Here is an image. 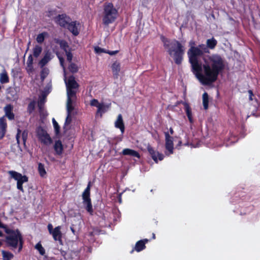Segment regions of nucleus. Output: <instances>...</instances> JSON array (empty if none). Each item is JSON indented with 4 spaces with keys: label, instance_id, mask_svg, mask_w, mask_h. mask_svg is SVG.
<instances>
[{
    "label": "nucleus",
    "instance_id": "obj_1",
    "mask_svg": "<svg viewBox=\"0 0 260 260\" xmlns=\"http://www.w3.org/2000/svg\"><path fill=\"white\" fill-rule=\"evenodd\" d=\"M190 45H194V42H190ZM204 53H209L207 45L203 44L198 47L191 45L187 51V55L192 72L197 79L203 85H210L217 80L219 74L224 70L225 62L219 54H212L204 56V63L202 65L199 57Z\"/></svg>",
    "mask_w": 260,
    "mask_h": 260
},
{
    "label": "nucleus",
    "instance_id": "obj_2",
    "mask_svg": "<svg viewBox=\"0 0 260 260\" xmlns=\"http://www.w3.org/2000/svg\"><path fill=\"white\" fill-rule=\"evenodd\" d=\"M160 39L163 43L164 48L168 54L173 58L174 62L177 65H180L185 53L184 45L176 39L171 40L163 35L160 36Z\"/></svg>",
    "mask_w": 260,
    "mask_h": 260
},
{
    "label": "nucleus",
    "instance_id": "obj_3",
    "mask_svg": "<svg viewBox=\"0 0 260 260\" xmlns=\"http://www.w3.org/2000/svg\"><path fill=\"white\" fill-rule=\"evenodd\" d=\"M103 14L102 22L105 26L113 23L118 16V10L112 3H104Z\"/></svg>",
    "mask_w": 260,
    "mask_h": 260
},
{
    "label": "nucleus",
    "instance_id": "obj_4",
    "mask_svg": "<svg viewBox=\"0 0 260 260\" xmlns=\"http://www.w3.org/2000/svg\"><path fill=\"white\" fill-rule=\"evenodd\" d=\"M13 232L8 234L9 235L6 237V243L8 247H11L12 250L18 247V242L20 237H22L18 229L13 230Z\"/></svg>",
    "mask_w": 260,
    "mask_h": 260
},
{
    "label": "nucleus",
    "instance_id": "obj_5",
    "mask_svg": "<svg viewBox=\"0 0 260 260\" xmlns=\"http://www.w3.org/2000/svg\"><path fill=\"white\" fill-rule=\"evenodd\" d=\"M9 174L11 178L17 181V188L24 192L23 184L28 181V177L26 175H22L21 173L15 171H9Z\"/></svg>",
    "mask_w": 260,
    "mask_h": 260
},
{
    "label": "nucleus",
    "instance_id": "obj_6",
    "mask_svg": "<svg viewBox=\"0 0 260 260\" xmlns=\"http://www.w3.org/2000/svg\"><path fill=\"white\" fill-rule=\"evenodd\" d=\"M37 137L41 142L44 145H48L52 143V140L47 131L42 126H39L36 128Z\"/></svg>",
    "mask_w": 260,
    "mask_h": 260
},
{
    "label": "nucleus",
    "instance_id": "obj_7",
    "mask_svg": "<svg viewBox=\"0 0 260 260\" xmlns=\"http://www.w3.org/2000/svg\"><path fill=\"white\" fill-rule=\"evenodd\" d=\"M54 21L60 26L65 28L69 22L71 21V18L64 13L58 14L54 18Z\"/></svg>",
    "mask_w": 260,
    "mask_h": 260
},
{
    "label": "nucleus",
    "instance_id": "obj_8",
    "mask_svg": "<svg viewBox=\"0 0 260 260\" xmlns=\"http://www.w3.org/2000/svg\"><path fill=\"white\" fill-rule=\"evenodd\" d=\"M147 149L151 158L155 162H157L158 159L159 160H162L164 159V155L162 153L155 151L154 148L149 144L147 146Z\"/></svg>",
    "mask_w": 260,
    "mask_h": 260
},
{
    "label": "nucleus",
    "instance_id": "obj_9",
    "mask_svg": "<svg viewBox=\"0 0 260 260\" xmlns=\"http://www.w3.org/2000/svg\"><path fill=\"white\" fill-rule=\"evenodd\" d=\"M80 23L77 21H71L69 22L65 28H67L74 36H77L79 34Z\"/></svg>",
    "mask_w": 260,
    "mask_h": 260
},
{
    "label": "nucleus",
    "instance_id": "obj_10",
    "mask_svg": "<svg viewBox=\"0 0 260 260\" xmlns=\"http://www.w3.org/2000/svg\"><path fill=\"white\" fill-rule=\"evenodd\" d=\"M164 134L165 136V148L169 151L170 154H173L174 149L173 138L170 135L168 132H165Z\"/></svg>",
    "mask_w": 260,
    "mask_h": 260
},
{
    "label": "nucleus",
    "instance_id": "obj_11",
    "mask_svg": "<svg viewBox=\"0 0 260 260\" xmlns=\"http://www.w3.org/2000/svg\"><path fill=\"white\" fill-rule=\"evenodd\" d=\"M7 127L6 119L4 117L0 118V140L5 137Z\"/></svg>",
    "mask_w": 260,
    "mask_h": 260
},
{
    "label": "nucleus",
    "instance_id": "obj_12",
    "mask_svg": "<svg viewBox=\"0 0 260 260\" xmlns=\"http://www.w3.org/2000/svg\"><path fill=\"white\" fill-rule=\"evenodd\" d=\"M115 126L120 130L122 134L124 133L125 126L121 114H119L118 115L117 119L115 122Z\"/></svg>",
    "mask_w": 260,
    "mask_h": 260
},
{
    "label": "nucleus",
    "instance_id": "obj_13",
    "mask_svg": "<svg viewBox=\"0 0 260 260\" xmlns=\"http://www.w3.org/2000/svg\"><path fill=\"white\" fill-rule=\"evenodd\" d=\"M13 106L11 104H7L4 108L5 116L9 120H13L15 117L14 114L13 113Z\"/></svg>",
    "mask_w": 260,
    "mask_h": 260
},
{
    "label": "nucleus",
    "instance_id": "obj_14",
    "mask_svg": "<svg viewBox=\"0 0 260 260\" xmlns=\"http://www.w3.org/2000/svg\"><path fill=\"white\" fill-rule=\"evenodd\" d=\"M67 88L70 89H78L79 84L76 81L75 77L72 75L70 76L66 82Z\"/></svg>",
    "mask_w": 260,
    "mask_h": 260
},
{
    "label": "nucleus",
    "instance_id": "obj_15",
    "mask_svg": "<svg viewBox=\"0 0 260 260\" xmlns=\"http://www.w3.org/2000/svg\"><path fill=\"white\" fill-rule=\"evenodd\" d=\"M60 229L61 227L60 226L55 227L53 231L51 233V235H52L53 239L55 241H58L61 242L62 233L61 232Z\"/></svg>",
    "mask_w": 260,
    "mask_h": 260
},
{
    "label": "nucleus",
    "instance_id": "obj_16",
    "mask_svg": "<svg viewBox=\"0 0 260 260\" xmlns=\"http://www.w3.org/2000/svg\"><path fill=\"white\" fill-rule=\"evenodd\" d=\"M182 104L184 106V109L189 122L190 123H192L193 122V119L192 115L191 108H190L189 104L186 102H182Z\"/></svg>",
    "mask_w": 260,
    "mask_h": 260
},
{
    "label": "nucleus",
    "instance_id": "obj_17",
    "mask_svg": "<svg viewBox=\"0 0 260 260\" xmlns=\"http://www.w3.org/2000/svg\"><path fill=\"white\" fill-rule=\"evenodd\" d=\"M149 241L148 239H144L137 242L135 245V249L137 252H140L145 249V244Z\"/></svg>",
    "mask_w": 260,
    "mask_h": 260
},
{
    "label": "nucleus",
    "instance_id": "obj_18",
    "mask_svg": "<svg viewBox=\"0 0 260 260\" xmlns=\"http://www.w3.org/2000/svg\"><path fill=\"white\" fill-rule=\"evenodd\" d=\"M33 63H34V58L32 57V54H29V55L28 57L27 60L26 62V70L28 74L32 73L34 71V67H33Z\"/></svg>",
    "mask_w": 260,
    "mask_h": 260
},
{
    "label": "nucleus",
    "instance_id": "obj_19",
    "mask_svg": "<svg viewBox=\"0 0 260 260\" xmlns=\"http://www.w3.org/2000/svg\"><path fill=\"white\" fill-rule=\"evenodd\" d=\"M90 186L91 182L89 181L88 183L87 186L84 190L82 193L83 202L91 201L90 198Z\"/></svg>",
    "mask_w": 260,
    "mask_h": 260
},
{
    "label": "nucleus",
    "instance_id": "obj_20",
    "mask_svg": "<svg viewBox=\"0 0 260 260\" xmlns=\"http://www.w3.org/2000/svg\"><path fill=\"white\" fill-rule=\"evenodd\" d=\"M112 71L114 78H117L120 71V64L116 61L112 64Z\"/></svg>",
    "mask_w": 260,
    "mask_h": 260
},
{
    "label": "nucleus",
    "instance_id": "obj_21",
    "mask_svg": "<svg viewBox=\"0 0 260 260\" xmlns=\"http://www.w3.org/2000/svg\"><path fill=\"white\" fill-rule=\"evenodd\" d=\"M121 154L123 155H129L134 157H137L139 158L140 157V154L137 151L133 149H131L129 148H125L124 149Z\"/></svg>",
    "mask_w": 260,
    "mask_h": 260
},
{
    "label": "nucleus",
    "instance_id": "obj_22",
    "mask_svg": "<svg viewBox=\"0 0 260 260\" xmlns=\"http://www.w3.org/2000/svg\"><path fill=\"white\" fill-rule=\"evenodd\" d=\"M55 42L56 44L59 45L60 48L65 52L69 51L70 48L68 42L66 40L56 39Z\"/></svg>",
    "mask_w": 260,
    "mask_h": 260
},
{
    "label": "nucleus",
    "instance_id": "obj_23",
    "mask_svg": "<svg viewBox=\"0 0 260 260\" xmlns=\"http://www.w3.org/2000/svg\"><path fill=\"white\" fill-rule=\"evenodd\" d=\"M54 149L56 154L58 155L62 154L63 150V147L60 140H58L55 141L54 145Z\"/></svg>",
    "mask_w": 260,
    "mask_h": 260
},
{
    "label": "nucleus",
    "instance_id": "obj_24",
    "mask_svg": "<svg viewBox=\"0 0 260 260\" xmlns=\"http://www.w3.org/2000/svg\"><path fill=\"white\" fill-rule=\"evenodd\" d=\"M50 52H47L43 57L39 61V65L41 67H44L51 59Z\"/></svg>",
    "mask_w": 260,
    "mask_h": 260
},
{
    "label": "nucleus",
    "instance_id": "obj_25",
    "mask_svg": "<svg viewBox=\"0 0 260 260\" xmlns=\"http://www.w3.org/2000/svg\"><path fill=\"white\" fill-rule=\"evenodd\" d=\"M0 82L2 84H5L9 82V77L5 70L0 74Z\"/></svg>",
    "mask_w": 260,
    "mask_h": 260
},
{
    "label": "nucleus",
    "instance_id": "obj_26",
    "mask_svg": "<svg viewBox=\"0 0 260 260\" xmlns=\"http://www.w3.org/2000/svg\"><path fill=\"white\" fill-rule=\"evenodd\" d=\"M42 50L41 46L36 45L32 49V57L38 58L41 54Z\"/></svg>",
    "mask_w": 260,
    "mask_h": 260
},
{
    "label": "nucleus",
    "instance_id": "obj_27",
    "mask_svg": "<svg viewBox=\"0 0 260 260\" xmlns=\"http://www.w3.org/2000/svg\"><path fill=\"white\" fill-rule=\"evenodd\" d=\"M217 44V41L214 38L208 39L206 42V45L209 49H214Z\"/></svg>",
    "mask_w": 260,
    "mask_h": 260
},
{
    "label": "nucleus",
    "instance_id": "obj_28",
    "mask_svg": "<svg viewBox=\"0 0 260 260\" xmlns=\"http://www.w3.org/2000/svg\"><path fill=\"white\" fill-rule=\"evenodd\" d=\"M38 170L39 174L41 177H44L46 176L47 172L46 171L45 166L41 162H39L38 164Z\"/></svg>",
    "mask_w": 260,
    "mask_h": 260
},
{
    "label": "nucleus",
    "instance_id": "obj_29",
    "mask_svg": "<svg viewBox=\"0 0 260 260\" xmlns=\"http://www.w3.org/2000/svg\"><path fill=\"white\" fill-rule=\"evenodd\" d=\"M48 36L47 32L44 31L39 34L36 38L37 42L39 44H42L45 40V39Z\"/></svg>",
    "mask_w": 260,
    "mask_h": 260
},
{
    "label": "nucleus",
    "instance_id": "obj_30",
    "mask_svg": "<svg viewBox=\"0 0 260 260\" xmlns=\"http://www.w3.org/2000/svg\"><path fill=\"white\" fill-rule=\"evenodd\" d=\"M35 248L39 251L40 255L45 256V257H47V256L45 255V249L42 246L41 242H39L37 244H36V245L35 246Z\"/></svg>",
    "mask_w": 260,
    "mask_h": 260
},
{
    "label": "nucleus",
    "instance_id": "obj_31",
    "mask_svg": "<svg viewBox=\"0 0 260 260\" xmlns=\"http://www.w3.org/2000/svg\"><path fill=\"white\" fill-rule=\"evenodd\" d=\"M209 97L207 92H205L203 94V105L204 108L207 110L208 108Z\"/></svg>",
    "mask_w": 260,
    "mask_h": 260
},
{
    "label": "nucleus",
    "instance_id": "obj_32",
    "mask_svg": "<svg viewBox=\"0 0 260 260\" xmlns=\"http://www.w3.org/2000/svg\"><path fill=\"white\" fill-rule=\"evenodd\" d=\"M83 203L84 205H86L85 209L86 211L89 212L90 214L92 215L93 210L92 208L91 201H86Z\"/></svg>",
    "mask_w": 260,
    "mask_h": 260
},
{
    "label": "nucleus",
    "instance_id": "obj_33",
    "mask_svg": "<svg viewBox=\"0 0 260 260\" xmlns=\"http://www.w3.org/2000/svg\"><path fill=\"white\" fill-rule=\"evenodd\" d=\"M2 253L3 257V260H11L14 257V255L9 251L2 250Z\"/></svg>",
    "mask_w": 260,
    "mask_h": 260
},
{
    "label": "nucleus",
    "instance_id": "obj_34",
    "mask_svg": "<svg viewBox=\"0 0 260 260\" xmlns=\"http://www.w3.org/2000/svg\"><path fill=\"white\" fill-rule=\"evenodd\" d=\"M68 69L70 72L73 74L77 73L79 70L77 65L74 62L70 63L69 65Z\"/></svg>",
    "mask_w": 260,
    "mask_h": 260
},
{
    "label": "nucleus",
    "instance_id": "obj_35",
    "mask_svg": "<svg viewBox=\"0 0 260 260\" xmlns=\"http://www.w3.org/2000/svg\"><path fill=\"white\" fill-rule=\"evenodd\" d=\"M74 89L67 88V100H72V98L76 97V91Z\"/></svg>",
    "mask_w": 260,
    "mask_h": 260
},
{
    "label": "nucleus",
    "instance_id": "obj_36",
    "mask_svg": "<svg viewBox=\"0 0 260 260\" xmlns=\"http://www.w3.org/2000/svg\"><path fill=\"white\" fill-rule=\"evenodd\" d=\"M74 109V107L73 105V100H67V113L71 114L72 112Z\"/></svg>",
    "mask_w": 260,
    "mask_h": 260
},
{
    "label": "nucleus",
    "instance_id": "obj_37",
    "mask_svg": "<svg viewBox=\"0 0 260 260\" xmlns=\"http://www.w3.org/2000/svg\"><path fill=\"white\" fill-rule=\"evenodd\" d=\"M36 106V102L35 101H32L30 102L29 104L28 105L27 108V111L29 114H31L32 113V112L34 111L35 109Z\"/></svg>",
    "mask_w": 260,
    "mask_h": 260
},
{
    "label": "nucleus",
    "instance_id": "obj_38",
    "mask_svg": "<svg viewBox=\"0 0 260 260\" xmlns=\"http://www.w3.org/2000/svg\"><path fill=\"white\" fill-rule=\"evenodd\" d=\"M59 60V63H60V64L61 66V67L63 68L64 71L65 72V69H66V68H65V66H64V58L61 56L59 54V53L58 52H57L56 53Z\"/></svg>",
    "mask_w": 260,
    "mask_h": 260
},
{
    "label": "nucleus",
    "instance_id": "obj_39",
    "mask_svg": "<svg viewBox=\"0 0 260 260\" xmlns=\"http://www.w3.org/2000/svg\"><path fill=\"white\" fill-rule=\"evenodd\" d=\"M0 228L4 229L5 232L6 234H9V233H12L13 232V230L8 229L7 228V225L3 223L1 220H0Z\"/></svg>",
    "mask_w": 260,
    "mask_h": 260
},
{
    "label": "nucleus",
    "instance_id": "obj_40",
    "mask_svg": "<svg viewBox=\"0 0 260 260\" xmlns=\"http://www.w3.org/2000/svg\"><path fill=\"white\" fill-rule=\"evenodd\" d=\"M28 133V132L27 129L24 130L22 133V139L24 145H25L26 140L27 139Z\"/></svg>",
    "mask_w": 260,
    "mask_h": 260
},
{
    "label": "nucleus",
    "instance_id": "obj_41",
    "mask_svg": "<svg viewBox=\"0 0 260 260\" xmlns=\"http://www.w3.org/2000/svg\"><path fill=\"white\" fill-rule=\"evenodd\" d=\"M107 106L104 104H101L98 108V112L105 113L107 111Z\"/></svg>",
    "mask_w": 260,
    "mask_h": 260
},
{
    "label": "nucleus",
    "instance_id": "obj_42",
    "mask_svg": "<svg viewBox=\"0 0 260 260\" xmlns=\"http://www.w3.org/2000/svg\"><path fill=\"white\" fill-rule=\"evenodd\" d=\"M67 56V59L70 63L72 62L73 54L71 52V48H70L69 51L65 52Z\"/></svg>",
    "mask_w": 260,
    "mask_h": 260
},
{
    "label": "nucleus",
    "instance_id": "obj_43",
    "mask_svg": "<svg viewBox=\"0 0 260 260\" xmlns=\"http://www.w3.org/2000/svg\"><path fill=\"white\" fill-rule=\"evenodd\" d=\"M45 96H43L42 98H41L38 101V106L39 108V109L41 110L43 107V106H44V104L45 103Z\"/></svg>",
    "mask_w": 260,
    "mask_h": 260
},
{
    "label": "nucleus",
    "instance_id": "obj_44",
    "mask_svg": "<svg viewBox=\"0 0 260 260\" xmlns=\"http://www.w3.org/2000/svg\"><path fill=\"white\" fill-rule=\"evenodd\" d=\"M94 51L96 53H107V50L102 48L99 46H96L94 47Z\"/></svg>",
    "mask_w": 260,
    "mask_h": 260
},
{
    "label": "nucleus",
    "instance_id": "obj_45",
    "mask_svg": "<svg viewBox=\"0 0 260 260\" xmlns=\"http://www.w3.org/2000/svg\"><path fill=\"white\" fill-rule=\"evenodd\" d=\"M23 243H24V241H23V237H20V241L18 242V252H20L22 250V248H23Z\"/></svg>",
    "mask_w": 260,
    "mask_h": 260
},
{
    "label": "nucleus",
    "instance_id": "obj_46",
    "mask_svg": "<svg viewBox=\"0 0 260 260\" xmlns=\"http://www.w3.org/2000/svg\"><path fill=\"white\" fill-rule=\"evenodd\" d=\"M101 104L99 103L98 100L96 99H92L90 101V105L92 106L98 108Z\"/></svg>",
    "mask_w": 260,
    "mask_h": 260
},
{
    "label": "nucleus",
    "instance_id": "obj_47",
    "mask_svg": "<svg viewBox=\"0 0 260 260\" xmlns=\"http://www.w3.org/2000/svg\"><path fill=\"white\" fill-rule=\"evenodd\" d=\"M72 121L71 114L67 113V116L66 119L64 122V125H69Z\"/></svg>",
    "mask_w": 260,
    "mask_h": 260
},
{
    "label": "nucleus",
    "instance_id": "obj_48",
    "mask_svg": "<svg viewBox=\"0 0 260 260\" xmlns=\"http://www.w3.org/2000/svg\"><path fill=\"white\" fill-rule=\"evenodd\" d=\"M53 126L55 131V134L56 135H58L60 133V126L58 123L53 124Z\"/></svg>",
    "mask_w": 260,
    "mask_h": 260
},
{
    "label": "nucleus",
    "instance_id": "obj_49",
    "mask_svg": "<svg viewBox=\"0 0 260 260\" xmlns=\"http://www.w3.org/2000/svg\"><path fill=\"white\" fill-rule=\"evenodd\" d=\"M47 13H48V14H47L48 16L50 17L51 16H53L54 15L56 14V10L50 9L48 10Z\"/></svg>",
    "mask_w": 260,
    "mask_h": 260
},
{
    "label": "nucleus",
    "instance_id": "obj_50",
    "mask_svg": "<svg viewBox=\"0 0 260 260\" xmlns=\"http://www.w3.org/2000/svg\"><path fill=\"white\" fill-rule=\"evenodd\" d=\"M21 131L20 129H18L17 130V133L16 136V139L17 140V142L18 144H19L20 143V134H21Z\"/></svg>",
    "mask_w": 260,
    "mask_h": 260
},
{
    "label": "nucleus",
    "instance_id": "obj_51",
    "mask_svg": "<svg viewBox=\"0 0 260 260\" xmlns=\"http://www.w3.org/2000/svg\"><path fill=\"white\" fill-rule=\"evenodd\" d=\"M119 52L118 50H115V51H110V50H107V53L110 55H114L116 54Z\"/></svg>",
    "mask_w": 260,
    "mask_h": 260
},
{
    "label": "nucleus",
    "instance_id": "obj_52",
    "mask_svg": "<svg viewBox=\"0 0 260 260\" xmlns=\"http://www.w3.org/2000/svg\"><path fill=\"white\" fill-rule=\"evenodd\" d=\"M48 230L50 234L53 231V225L51 223H49L47 225Z\"/></svg>",
    "mask_w": 260,
    "mask_h": 260
},
{
    "label": "nucleus",
    "instance_id": "obj_53",
    "mask_svg": "<svg viewBox=\"0 0 260 260\" xmlns=\"http://www.w3.org/2000/svg\"><path fill=\"white\" fill-rule=\"evenodd\" d=\"M248 92L249 93V101H252L253 100V96H254V94L253 93V92L251 90H249L248 91Z\"/></svg>",
    "mask_w": 260,
    "mask_h": 260
},
{
    "label": "nucleus",
    "instance_id": "obj_54",
    "mask_svg": "<svg viewBox=\"0 0 260 260\" xmlns=\"http://www.w3.org/2000/svg\"><path fill=\"white\" fill-rule=\"evenodd\" d=\"M169 132H170V135H173L174 133V130H173L172 127H170L169 128Z\"/></svg>",
    "mask_w": 260,
    "mask_h": 260
},
{
    "label": "nucleus",
    "instance_id": "obj_55",
    "mask_svg": "<svg viewBox=\"0 0 260 260\" xmlns=\"http://www.w3.org/2000/svg\"><path fill=\"white\" fill-rule=\"evenodd\" d=\"M118 202H119V203H122V199H121V194H119L118 195Z\"/></svg>",
    "mask_w": 260,
    "mask_h": 260
},
{
    "label": "nucleus",
    "instance_id": "obj_56",
    "mask_svg": "<svg viewBox=\"0 0 260 260\" xmlns=\"http://www.w3.org/2000/svg\"><path fill=\"white\" fill-rule=\"evenodd\" d=\"M182 145V141L181 140H180L178 143V144L176 146V147H180Z\"/></svg>",
    "mask_w": 260,
    "mask_h": 260
},
{
    "label": "nucleus",
    "instance_id": "obj_57",
    "mask_svg": "<svg viewBox=\"0 0 260 260\" xmlns=\"http://www.w3.org/2000/svg\"><path fill=\"white\" fill-rule=\"evenodd\" d=\"M30 44V41H29V42L27 44V47L26 50V52L28 50Z\"/></svg>",
    "mask_w": 260,
    "mask_h": 260
},
{
    "label": "nucleus",
    "instance_id": "obj_58",
    "mask_svg": "<svg viewBox=\"0 0 260 260\" xmlns=\"http://www.w3.org/2000/svg\"><path fill=\"white\" fill-rule=\"evenodd\" d=\"M43 71H42L41 74V77L42 79H43L45 78V76H43Z\"/></svg>",
    "mask_w": 260,
    "mask_h": 260
},
{
    "label": "nucleus",
    "instance_id": "obj_59",
    "mask_svg": "<svg viewBox=\"0 0 260 260\" xmlns=\"http://www.w3.org/2000/svg\"><path fill=\"white\" fill-rule=\"evenodd\" d=\"M52 123H53V124L57 123V121L55 120V119L54 118L52 119Z\"/></svg>",
    "mask_w": 260,
    "mask_h": 260
},
{
    "label": "nucleus",
    "instance_id": "obj_60",
    "mask_svg": "<svg viewBox=\"0 0 260 260\" xmlns=\"http://www.w3.org/2000/svg\"><path fill=\"white\" fill-rule=\"evenodd\" d=\"M71 230L75 234V230L74 229V228L72 227H71Z\"/></svg>",
    "mask_w": 260,
    "mask_h": 260
},
{
    "label": "nucleus",
    "instance_id": "obj_61",
    "mask_svg": "<svg viewBox=\"0 0 260 260\" xmlns=\"http://www.w3.org/2000/svg\"><path fill=\"white\" fill-rule=\"evenodd\" d=\"M152 239H155V235L154 233H152Z\"/></svg>",
    "mask_w": 260,
    "mask_h": 260
},
{
    "label": "nucleus",
    "instance_id": "obj_62",
    "mask_svg": "<svg viewBox=\"0 0 260 260\" xmlns=\"http://www.w3.org/2000/svg\"><path fill=\"white\" fill-rule=\"evenodd\" d=\"M3 233L1 231H0V237H3Z\"/></svg>",
    "mask_w": 260,
    "mask_h": 260
},
{
    "label": "nucleus",
    "instance_id": "obj_63",
    "mask_svg": "<svg viewBox=\"0 0 260 260\" xmlns=\"http://www.w3.org/2000/svg\"><path fill=\"white\" fill-rule=\"evenodd\" d=\"M2 243L1 242V241H0V247L2 246Z\"/></svg>",
    "mask_w": 260,
    "mask_h": 260
}]
</instances>
